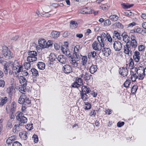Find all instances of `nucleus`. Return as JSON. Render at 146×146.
Masks as SVG:
<instances>
[{
	"label": "nucleus",
	"instance_id": "58836bf2",
	"mask_svg": "<svg viewBox=\"0 0 146 146\" xmlns=\"http://www.w3.org/2000/svg\"><path fill=\"white\" fill-rule=\"evenodd\" d=\"M125 15L129 17H133L135 13L134 11H131L129 10H127L124 12Z\"/></svg>",
	"mask_w": 146,
	"mask_h": 146
},
{
	"label": "nucleus",
	"instance_id": "20e7f679",
	"mask_svg": "<svg viewBox=\"0 0 146 146\" xmlns=\"http://www.w3.org/2000/svg\"><path fill=\"white\" fill-rule=\"evenodd\" d=\"M104 46V44L99 41H94L92 44V47L93 49L96 52L100 51L102 48Z\"/></svg>",
	"mask_w": 146,
	"mask_h": 146
},
{
	"label": "nucleus",
	"instance_id": "ea45409f",
	"mask_svg": "<svg viewBox=\"0 0 146 146\" xmlns=\"http://www.w3.org/2000/svg\"><path fill=\"white\" fill-rule=\"evenodd\" d=\"M16 108V104L15 102H13L10 106L9 111L15 112Z\"/></svg>",
	"mask_w": 146,
	"mask_h": 146
},
{
	"label": "nucleus",
	"instance_id": "f257e3e1",
	"mask_svg": "<svg viewBox=\"0 0 146 146\" xmlns=\"http://www.w3.org/2000/svg\"><path fill=\"white\" fill-rule=\"evenodd\" d=\"M16 119L19 121V123L23 125L27 123V118L24 116L23 113L20 111H18L15 113Z\"/></svg>",
	"mask_w": 146,
	"mask_h": 146
},
{
	"label": "nucleus",
	"instance_id": "c85d7f7f",
	"mask_svg": "<svg viewBox=\"0 0 146 146\" xmlns=\"http://www.w3.org/2000/svg\"><path fill=\"white\" fill-rule=\"evenodd\" d=\"M97 69L98 68L97 66L92 64L90 66L89 71L91 74H93L97 71Z\"/></svg>",
	"mask_w": 146,
	"mask_h": 146
},
{
	"label": "nucleus",
	"instance_id": "e2e57ef3",
	"mask_svg": "<svg viewBox=\"0 0 146 146\" xmlns=\"http://www.w3.org/2000/svg\"><path fill=\"white\" fill-rule=\"evenodd\" d=\"M80 86V85L77 83L76 81L74 82L72 84V86L73 88H78Z\"/></svg>",
	"mask_w": 146,
	"mask_h": 146
},
{
	"label": "nucleus",
	"instance_id": "2f4dec72",
	"mask_svg": "<svg viewBox=\"0 0 146 146\" xmlns=\"http://www.w3.org/2000/svg\"><path fill=\"white\" fill-rule=\"evenodd\" d=\"M83 108L85 110H90L92 107L91 104L88 102H85L83 105Z\"/></svg>",
	"mask_w": 146,
	"mask_h": 146
},
{
	"label": "nucleus",
	"instance_id": "680f3d73",
	"mask_svg": "<svg viewBox=\"0 0 146 146\" xmlns=\"http://www.w3.org/2000/svg\"><path fill=\"white\" fill-rule=\"evenodd\" d=\"M12 146H22V144L19 142L15 141L13 143L12 145Z\"/></svg>",
	"mask_w": 146,
	"mask_h": 146
},
{
	"label": "nucleus",
	"instance_id": "9b49d317",
	"mask_svg": "<svg viewBox=\"0 0 146 146\" xmlns=\"http://www.w3.org/2000/svg\"><path fill=\"white\" fill-rule=\"evenodd\" d=\"M112 45L114 50L116 51H119L122 48V44L118 40L114 41Z\"/></svg>",
	"mask_w": 146,
	"mask_h": 146
},
{
	"label": "nucleus",
	"instance_id": "8fccbe9b",
	"mask_svg": "<svg viewBox=\"0 0 146 146\" xmlns=\"http://www.w3.org/2000/svg\"><path fill=\"white\" fill-rule=\"evenodd\" d=\"M31 62H25L24 63L23 65L25 68L27 70H29L31 68Z\"/></svg>",
	"mask_w": 146,
	"mask_h": 146
},
{
	"label": "nucleus",
	"instance_id": "774afa93",
	"mask_svg": "<svg viewBox=\"0 0 146 146\" xmlns=\"http://www.w3.org/2000/svg\"><path fill=\"white\" fill-rule=\"evenodd\" d=\"M96 113L95 110H92L89 113V115L90 116L92 117L93 116L94 117L95 116Z\"/></svg>",
	"mask_w": 146,
	"mask_h": 146
},
{
	"label": "nucleus",
	"instance_id": "603ef678",
	"mask_svg": "<svg viewBox=\"0 0 146 146\" xmlns=\"http://www.w3.org/2000/svg\"><path fill=\"white\" fill-rule=\"evenodd\" d=\"M137 89V85H134L131 89V93L133 94H135L136 93Z\"/></svg>",
	"mask_w": 146,
	"mask_h": 146
},
{
	"label": "nucleus",
	"instance_id": "a878e982",
	"mask_svg": "<svg viewBox=\"0 0 146 146\" xmlns=\"http://www.w3.org/2000/svg\"><path fill=\"white\" fill-rule=\"evenodd\" d=\"M82 91L80 92H85L86 94H88L91 92V90L90 88L86 86H82L81 88Z\"/></svg>",
	"mask_w": 146,
	"mask_h": 146
},
{
	"label": "nucleus",
	"instance_id": "72a5a7b5",
	"mask_svg": "<svg viewBox=\"0 0 146 146\" xmlns=\"http://www.w3.org/2000/svg\"><path fill=\"white\" fill-rule=\"evenodd\" d=\"M56 58H57L55 54L54 53H51L49 56V60L50 62V63L51 64H53L52 62L55 61Z\"/></svg>",
	"mask_w": 146,
	"mask_h": 146
},
{
	"label": "nucleus",
	"instance_id": "2eb2a0df",
	"mask_svg": "<svg viewBox=\"0 0 146 146\" xmlns=\"http://www.w3.org/2000/svg\"><path fill=\"white\" fill-rule=\"evenodd\" d=\"M23 125H21L19 123L15 124L12 129L13 132L17 134L22 129L21 127Z\"/></svg>",
	"mask_w": 146,
	"mask_h": 146
},
{
	"label": "nucleus",
	"instance_id": "79ce46f5",
	"mask_svg": "<svg viewBox=\"0 0 146 146\" xmlns=\"http://www.w3.org/2000/svg\"><path fill=\"white\" fill-rule=\"evenodd\" d=\"M80 94L81 98L83 101H86L87 100L88 97L86 93L80 92Z\"/></svg>",
	"mask_w": 146,
	"mask_h": 146
},
{
	"label": "nucleus",
	"instance_id": "13d9d810",
	"mask_svg": "<svg viewBox=\"0 0 146 146\" xmlns=\"http://www.w3.org/2000/svg\"><path fill=\"white\" fill-rule=\"evenodd\" d=\"M32 138L33 139L34 142L35 143H37L38 141V136L35 134H34Z\"/></svg>",
	"mask_w": 146,
	"mask_h": 146
},
{
	"label": "nucleus",
	"instance_id": "0eeeda50",
	"mask_svg": "<svg viewBox=\"0 0 146 146\" xmlns=\"http://www.w3.org/2000/svg\"><path fill=\"white\" fill-rule=\"evenodd\" d=\"M131 41H129L128 44L131 46L134 50L137 48V42L135 36L134 35H131L130 37Z\"/></svg>",
	"mask_w": 146,
	"mask_h": 146
},
{
	"label": "nucleus",
	"instance_id": "4468645a",
	"mask_svg": "<svg viewBox=\"0 0 146 146\" xmlns=\"http://www.w3.org/2000/svg\"><path fill=\"white\" fill-rule=\"evenodd\" d=\"M107 33L106 34L104 32H103L101 34V36H98L97 39L98 41L101 42L105 44V41L107 40Z\"/></svg>",
	"mask_w": 146,
	"mask_h": 146
},
{
	"label": "nucleus",
	"instance_id": "e433bc0d",
	"mask_svg": "<svg viewBox=\"0 0 146 146\" xmlns=\"http://www.w3.org/2000/svg\"><path fill=\"white\" fill-rule=\"evenodd\" d=\"M78 25V24L76 21H72L70 22V26L72 29L76 28Z\"/></svg>",
	"mask_w": 146,
	"mask_h": 146
},
{
	"label": "nucleus",
	"instance_id": "4be33fe9",
	"mask_svg": "<svg viewBox=\"0 0 146 146\" xmlns=\"http://www.w3.org/2000/svg\"><path fill=\"white\" fill-rule=\"evenodd\" d=\"M38 43L39 46L42 48H46V41L43 38H40L38 40Z\"/></svg>",
	"mask_w": 146,
	"mask_h": 146
},
{
	"label": "nucleus",
	"instance_id": "3c124183",
	"mask_svg": "<svg viewBox=\"0 0 146 146\" xmlns=\"http://www.w3.org/2000/svg\"><path fill=\"white\" fill-rule=\"evenodd\" d=\"M131 83L130 80L129 79H127L123 84V85L125 87L127 88L129 87Z\"/></svg>",
	"mask_w": 146,
	"mask_h": 146
},
{
	"label": "nucleus",
	"instance_id": "a18cd8bd",
	"mask_svg": "<svg viewBox=\"0 0 146 146\" xmlns=\"http://www.w3.org/2000/svg\"><path fill=\"white\" fill-rule=\"evenodd\" d=\"M122 36L123 37V40L125 42H126V43L129 42V37L128 35L123 33L122 35Z\"/></svg>",
	"mask_w": 146,
	"mask_h": 146
},
{
	"label": "nucleus",
	"instance_id": "4d7b16f0",
	"mask_svg": "<svg viewBox=\"0 0 146 146\" xmlns=\"http://www.w3.org/2000/svg\"><path fill=\"white\" fill-rule=\"evenodd\" d=\"M108 6L106 4H105L101 5L99 7V8L102 9L103 10H107Z\"/></svg>",
	"mask_w": 146,
	"mask_h": 146
},
{
	"label": "nucleus",
	"instance_id": "6e6d98bb",
	"mask_svg": "<svg viewBox=\"0 0 146 146\" xmlns=\"http://www.w3.org/2000/svg\"><path fill=\"white\" fill-rule=\"evenodd\" d=\"M96 52L95 51L91 52L89 54L88 57L90 58L91 57H92V58H94L96 56Z\"/></svg>",
	"mask_w": 146,
	"mask_h": 146
},
{
	"label": "nucleus",
	"instance_id": "c756f323",
	"mask_svg": "<svg viewBox=\"0 0 146 146\" xmlns=\"http://www.w3.org/2000/svg\"><path fill=\"white\" fill-rule=\"evenodd\" d=\"M13 70L17 69V68L21 65L18 60H15L13 63L12 62Z\"/></svg>",
	"mask_w": 146,
	"mask_h": 146
},
{
	"label": "nucleus",
	"instance_id": "864d4df0",
	"mask_svg": "<svg viewBox=\"0 0 146 146\" xmlns=\"http://www.w3.org/2000/svg\"><path fill=\"white\" fill-rule=\"evenodd\" d=\"M25 127L28 130H31L33 129V124L32 123H28L26 125Z\"/></svg>",
	"mask_w": 146,
	"mask_h": 146
},
{
	"label": "nucleus",
	"instance_id": "a211bd4d",
	"mask_svg": "<svg viewBox=\"0 0 146 146\" xmlns=\"http://www.w3.org/2000/svg\"><path fill=\"white\" fill-rule=\"evenodd\" d=\"M133 60L136 62H138L140 59V53L137 51H135L133 53Z\"/></svg>",
	"mask_w": 146,
	"mask_h": 146
},
{
	"label": "nucleus",
	"instance_id": "c03bdc74",
	"mask_svg": "<svg viewBox=\"0 0 146 146\" xmlns=\"http://www.w3.org/2000/svg\"><path fill=\"white\" fill-rule=\"evenodd\" d=\"M82 64L83 66H85L88 60L87 56H82Z\"/></svg>",
	"mask_w": 146,
	"mask_h": 146
},
{
	"label": "nucleus",
	"instance_id": "412c9836",
	"mask_svg": "<svg viewBox=\"0 0 146 146\" xmlns=\"http://www.w3.org/2000/svg\"><path fill=\"white\" fill-rule=\"evenodd\" d=\"M16 78L18 79L19 81V82L21 84V85H27V82L25 78L23 76H18V77H15Z\"/></svg>",
	"mask_w": 146,
	"mask_h": 146
},
{
	"label": "nucleus",
	"instance_id": "0e129e2a",
	"mask_svg": "<svg viewBox=\"0 0 146 146\" xmlns=\"http://www.w3.org/2000/svg\"><path fill=\"white\" fill-rule=\"evenodd\" d=\"M52 42L51 40H49L47 42H46V48H48L49 47L52 46Z\"/></svg>",
	"mask_w": 146,
	"mask_h": 146
},
{
	"label": "nucleus",
	"instance_id": "423d86ee",
	"mask_svg": "<svg viewBox=\"0 0 146 146\" xmlns=\"http://www.w3.org/2000/svg\"><path fill=\"white\" fill-rule=\"evenodd\" d=\"M3 53L5 58L7 59H10L13 58L12 53L6 46L3 47Z\"/></svg>",
	"mask_w": 146,
	"mask_h": 146
},
{
	"label": "nucleus",
	"instance_id": "cd10ccee",
	"mask_svg": "<svg viewBox=\"0 0 146 146\" xmlns=\"http://www.w3.org/2000/svg\"><path fill=\"white\" fill-rule=\"evenodd\" d=\"M80 49V46L79 45H76L74 48V53L73 56H77V55H79V50Z\"/></svg>",
	"mask_w": 146,
	"mask_h": 146
},
{
	"label": "nucleus",
	"instance_id": "09e8293b",
	"mask_svg": "<svg viewBox=\"0 0 146 146\" xmlns=\"http://www.w3.org/2000/svg\"><path fill=\"white\" fill-rule=\"evenodd\" d=\"M92 75L90 74L89 73L86 72L84 75V80L87 82L90 78V77Z\"/></svg>",
	"mask_w": 146,
	"mask_h": 146
},
{
	"label": "nucleus",
	"instance_id": "69168bd1",
	"mask_svg": "<svg viewBox=\"0 0 146 146\" xmlns=\"http://www.w3.org/2000/svg\"><path fill=\"white\" fill-rule=\"evenodd\" d=\"M114 34L115 36L118 39H120L121 37L120 35L117 31H114Z\"/></svg>",
	"mask_w": 146,
	"mask_h": 146
},
{
	"label": "nucleus",
	"instance_id": "393cba45",
	"mask_svg": "<svg viewBox=\"0 0 146 146\" xmlns=\"http://www.w3.org/2000/svg\"><path fill=\"white\" fill-rule=\"evenodd\" d=\"M130 79L132 82L136 81L137 79H138L139 76L137 75L136 73L132 71H131Z\"/></svg>",
	"mask_w": 146,
	"mask_h": 146
},
{
	"label": "nucleus",
	"instance_id": "4c0bfd02",
	"mask_svg": "<svg viewBox=\"0 0 146 146\" xmlns=\"http://www.w3.org/2000/svg\"><path fill=\"white\" fill-rule=\"evenodd\" d=\"M37 66L40 70H43L45 68V63L43 62H38L37 64Z\"/></svg>",
	"mask_w": 146,
	"mask_h": 146
},
{
	"label": "nucleus",
	"instance_id": "dca6fc26",
	"mask_svg": "<svg viewBox=\"0 0 146 146\" xmlns=\"http://www.w3.org/2000/svg\"><path fill=\"white\" fill-rule=\"evenodd\" d=\"M119 74L123 77L126 76L128 74V70L126 68H120L119 69Z\"/></svg>",
	"mask_w": 146,
	"mask_h": 146
},
{
	"label": "nucleus",
	"instance_id": "f8f14e48",
	"mask_svg": "<svg viewBox=\"0 0 146 146\" xmlns=\"http://www.w3.org/2000/svg\"><path fill=\"white\" fill-rule=\"evenodd\" d=\"M27 85H20L19 87V90L22 94H27V92L29 93L31 92V90L29 89H27L26 86Z\"/></svg>",
	"mask_w": 146,
	"mask_h": 146
},
{
	"label": "nucleus",
	"instance_id": "c9c22d12",
	"mask_svg": "<svg viewBox=\"0 0 146 146\" xmlns=\"http://www.w3.org/2000/svg\"><path fill=\"white\" fill-rule=\"evenodd\" d=\"M57 60L58 61L62 64H64L66 62V59L63 55H60L57 58Z\"/></svg>",
	"mask_w": 146,
	"mask_h": 146
},
{
	"label": "nucleus",
	"instance_id": "a19ab883",
	"mask_svg": "<svg viewBox=\"0 0 146 146\" xmlns=\"http://www.w3.org/2000/svg\"><path fill=\"white\" fill-rule=\"evenodd\" d=\"M134 65L133 59L131 58H130L129 60V63L127 64V67L128 68L131 67L132 68V67Z\"/></svg>",
	"mask_w": 146,
	"mask_h": 146
},
{
	"label": "nucleus",
	"instance_id": "37998d69",
	"mask_svg": "<svg viewBox=\"0 0 146 146\" xmlns=\"http://www.w3.org/2000/svg\"><path fill=\"white\" fill-rule=\"evenodd\" d=\"M109 19L112 21H116L118 20L119 17L116 15H111L110 16Z\"/></svg>",
	"mask_w": 146,
	"mask_h": 146
},
{
	"label": "nucleus",
	"instance_id": "6e6552de",
	"mask_svg": "<svg viewBox=\"0 0 146 146\" xmlns=\"http://www.w3.org/2000/svg\"><path fill=\"white\" fill-rule=\"evenodd\" d=\"M133 49L131 46L129 45V44H128V43L123 46V52L126 55H129V54H131L132 53Z\"/></svg>",
	"mask_w": 146,
	"mask_h": 146
},
{
	"label": "nucleus",
	"instance_id": "f3484780",
	"mask_svg": "<svg viewBox=\"0 0 146 146\" xmlns=\"http://www.w3.org/2000/svg\"><path fill=\"white\" fill-rule=\"evenodd\" d=\"M15 89L13 83L11 84L8 87L7 89V92L8 94L10 97L12 96L13 93V90Z\"/></svg>",
	"mask_w": 146,
	"mask_h": 146
},
{
	"label": "nucleus",
	"instance_id": "bb28decb",
	"mask_svg": "<svg viewBox=\"0 0 146 146\" xmlns=\"http://www.w3.org/2000/svg\"><path fill=\"white\" fill-rule=\"evenodd\" d=\"M84 74H81L80 75L79 77H77L75 78V81L81 86L83 84V81L81 78L83 77Z\"/></svg>",
	"mask_w": 146,
	"mask_h": 146
},
{
	"label": "nucleus",
	"instance_id": "f03ea898",
	"mask_svg": "<svg viewBox=\"0 0 146 146\" xmlns=\"http://www.w3.org/2000/svg\"><path fill=\"white\" fill-rule=\"evenodd\" d=\"M28 56L27 58V60L30 62H33L37 60V53L34 51H30L28 52Z\"/></svg>",
	"mask_w": 146,
	"mask_h": 146
},
{
	"label": "nucleus",
	"instance_id": "473e14b6",
	"mask_svg": "<svg viewBox=\"0 0 146 146\" xmlns=\"http://www.w3.org/2000/svg\"><path fill=\"white\" fill-rule=\"evenodd\" d=\"M15 136H12L9 137L6 141L7 144L8 145H11L13 143L14 140H15Z\"/></svg>",
	"mask_w": 146,
	"mask_h": 146
},
{
	"label": "nucleus",
	"instance_id": "6ab92c4d",
	"mask_svg": "<svg viewBox=\"0 0 146 146\" xmlns=\"http://www.w3.org/2000/svg\"><path fill=\"white\" fill-rule=\"evenodd\" d=\"M23 65H21L18 68H17V69L14 70H13L15 72L14 74V77H18L19 73L23 71Z\"/></svg>",
	"mask_w": 146,
	"mask_h": 146
},
{
	"label": "nucleus",
	"instance_id": "f704fd0d",
	"mask_svg": "<svg viewBox=\"0 0 146 146\" xmlns=\"http://www.w3.org/2000/svg\"><path fill=\"white\" fill-rule=\"evenodd\" d=\"M115 28L119 29H122L123 28V25L121 23L118 22H116L113 25Z\"/></svg>",
	"mask_w": 146,
	"mask_h": 146
},
{
	"label": "nucleus",
	"instance_id": "bf43d9fd",
	"mask_svg": "<svg viewBox=\"0 0 146 146\" xmlns=\"http://www.w3.org/2000/svg\"><path fill=\"white\" fill-rule=\"evenodd\" d=\"M14 113L15 112L9 111V117L11 119L14 120L15 119Z\"/></svg>",
	"mask_w": 146,
	"mask_h": 146
},
{
	"label": "nucleus",
	"instance_id": "052dcab7",
	"mask_svg": "<svg viewBox=\"0 0 146 146\" xmlns=\"http://www.w3.org/2000/svg\"><path fill=\"white\" fill-rule=\"evenodd\" d=\"M111 23L109 19L105 20L104 22V24L105 26H108L111 25Z\"/></svg>",
	"mask_w": 146,
	"mask_h": 146
},
{
	"label": "nucleus",
	"instance_id": "b1692460",
	"mask_svg": "<svg viewBox=\"0 0 146 146\" xmlns=\"http://www.w3.org/2000/svg\"><path fill=\"white\" fill-rule=\"evenodd\" d=\"M8 98L7 97H2L0 96V107L5 105L8 102Z\"/></svg>",
	"mask_w": 146,
	"mask_h": 146
},
{
	"label": "nucleus",
	"instance_id": "39448f33",
	"mask_svg": "<svg viewBox=\"0 0 146 146\" xmlns=\"http://www.w3.org/2000/svg\"><path fill=\"white\" fill-rule=\"evenodd\" d=\"M18 102L20 104H24L25 105L31 103V101L27 96L22 94L18 100Z\"/></svg>",
	"mask_w": 146,
	"mask_h": 146
},
{
	"label": "nucleus",
	"instance_id": "9d476101",
	"mask_svg": "<svg viewBox=\"0 0 146 146\" xmlns=\"http://www.w3.org/2000/svg\"><path fill=\"white\" fill-rule=\"evenodd\" d=\"M79 58V55H77L74 56L73 55L70 58V63L74 67H77L78 66V63L77 62Z\"/></svg>",
	"mask_w": 146,
	"mask_h": 146
},
{
	"label": "nucleus",
	"instance_id": "aec40b11",
	"mask_svg": "<svg viewBox=\"0 0 146 146\" xmlns=\"http://www.w3.org/2000/svg\"><path fill=\"white\" fill-rule=\"evenodd\" d=\"M28 133L25 131H21L19 133L20 137L22 140H26L28 138Z\"/></svg>",
	"mask_w": 146,
	"mask_h": 146
},
{
	"label": "nucleus",
	"instance_id": "1a4fd4ad",
	"mask_svg": "<svg viewBox=\"0 0 146 146\" xmlns=\"http://www.w3.org/2000/svg\"><path fill=\"white\" fill-rule=\"evenodd\" d=\"M67 45L62 46L61 50L62 53L68 57L71 58L72 56L71 54V52L68 48Z\"/></svg>",
	"mask_w": 146,
	"mask_h": 146
},
{
	"label": "nucleus",
	"instance_id": "5fc2aeb1",
	"mask_svg": "<svg viewBox=\"0 0 146 146\" xmlns=\"http://www.w3.org/2000/svg\"><path fill=\"white\" fill-rule=\"evenodd\" d=\"M124 9H127L130 8L133 6V4H126L123 3L122 5Z\"/></svg>",
	"mask_w": 146,
	"mask_h": 146
},
{
	"label": "nucleus",
	"instance_id": "5701e85b",
	"mask_svg": "<svg viewBox=\"0 0 146 146\" xmlns=\"http://www.w3.org/2000/svg\"><path fill=\"white\" fill-rule=\"evenodd\" d=\"M102 52L104 56L108 57L111 53V50L109 48H105L102 49Z\"/></svg>",
	"mask_w": 146,
	"mask_h": 146
},
{
	"label": "nucleus",
	"instance_id": "7c9ffc66",
	"mask_svg": "<svg viewBox=\"0 0 146 146\" xmlns=\"http://www.w3.org/2000/svg\"><path fill=\"white\" fill-rule=\"evenodd\" d=\"M60 35V32L57 31H52L50 34L51 37L53 38H57Z\"/></svg>",
	"mask_w": 146,
	"mask_h": 146
},
{
	"label": "nucleus",
	"instance_id": "de8ad7c7",
	"mask_svg": "<svg viewBox=\"0 0 146 146\" xmlns=\"http://www.w3.org/2000/svg\"><path fill=\"white\" fill-rule=\"evenodd\" d=\"M31 71L32 72L33 76L36 77L38 76V72L36 69L35 68H32L31 69Z\"/></svg>",
	"mask_w": 146,
	"mask_h": 146
},
{
	"label": "nucleus",
	"instance_id": "49530a36",
	"mask_svg": "<svg viewBox=\"0 0 146 146\" xmlns=\"http://www.w3.org/2000/svg\"><path fill=\"white\" fill-rule=\"evenodd\" d=\"M13 121L11 119H9L7 122L6 127L8 129H10L12 127Z\"/></svg>",
	"mask_w": 146,
	"mask_h": 146
},
{
	"label": "nucleus",
	"instance_id": "7ed1b4c3",
	"mask_svg": "<svg viewBox=\"0 0 146 146\" xmlns=\"http://www.w3.org/2000/svg\"><path fill=\"white\" fill-rule=\"evenodd\" d=\"M144 68L145 67L143 66H139L137 68H135V71H136L137 73L139 76V80H143L145 76Z\"/></svg>",
	"mask_w": 146,
	"mask_h": 146
},
{
	"label": "nucleus",
	"instance_id": "ddd939ff",
	"mask_svg": "<svg viewBox=\"0 0 146 146\" xmlns=\"http://www.w3.org/2000/svg\"><path fill=\"white\" fill-rule=\"evenodd\" d=\"M62 70L66 74H70L73 72L72 66L68 64L65 65L62 67Z\"/></svg>",
	"mask_w": 146,
	"mask_h": 146
},
{
	"label": "nucleus",
	"instance_id": "338daca9",
	"mask_svg": "<svg viewBox=\"0 0 146 146\" xmlns=\"http://www.w3.org/2000/svg\"><path fill=\"white\" fill-rule=\"evenodd\" d=\"M81 13L84 14H90V12H88V11L87 9L86 8L85 9H84V10H82L81 11Z\"/></svg>",
	"mask_w": 146,
	"mask_h": 146
}]
</instances>
